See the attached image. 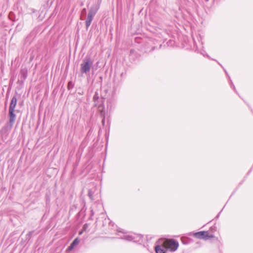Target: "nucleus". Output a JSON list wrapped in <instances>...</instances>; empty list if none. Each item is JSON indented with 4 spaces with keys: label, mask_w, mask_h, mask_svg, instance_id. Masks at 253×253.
I'll use <instances>...</instances> for the list:
<instances>
[{
    "label": "nucleus",
    "mask_w": 253,
    "mask_h": 253,
    "mask_svg": "<svg viewBox=\"0 0 253 253\" xmlns=\"http://www.w3.org/2000/svg\"><path fill=\"white\" fill-rule=\"evenodd\" d=\"M16 116L15 114V110H8V122L7 123L6 125L3 126L1 129V131L6 132L9 131L12 128L13 125L16 120Z\"/></svg>",
    "instance_id": "f03ea898"
},
{
    "label": "nucleus",
    "mask_w": 253,
    "mask_h": 253,
    "mask_svg": "<svg viewBox=\"0 0 253 253\" xmlns=\"http://www.w3.org/2000/svg\"><path fill=\"white\" fill-rule=\"evenodd\" d=\"M186 5L192 9H195L196 8L197 4L193 0H187Z\"/></svg>",
    "instance_id": "ddd939ff"
},
{
    "label": "nucleus",
    "mask_w": 253,
    "mask_h": 253,
    "mask_svg": "<svg viewBox=\"0 0 253 253\" xmlns=\"http://www.w3.org/2000/svg\"><path fill=\"white\" fill-rule=\"evenodd\" d=\"M79 242L80 241L78 238H75L68 247L67 250L68 251H71L73 250L75 247L79 244Z\"/></svg>",
    "instance_id": "1a4fd4ad"
},
{
    "label": "nucleus",
    "mask_w": 253,
    "mask_h": 253,
    "mask_svg": "<svg viewBox=\"0 0 253 253\" xmlns=\"http://www.w3.org/2000/svg\"><path fill=\"white\" fill-rule=\"evenodd\" d=\"M105 107L103 105H99L98 107V111L100 112V114L101 117H103V119L102 120V123L103 125H104L105 121V110H104Z\"/></svg>",
    "instance_id": "0eeeda50"
},
{
    "label": "nucleus",
    "mask_w": 253,
    "mask_h": 253,
    "mask_svg": "<svg viewBox=\"0 0 253 253\" xmlns=\"http://www.w3.org/2000/svg\"><path fill=\"white\" fill-rule=\"evenodd\" d=\"M183 243L184 244H186L185 242H183Z\"/></svg>",
    "instance_id": "4be33fe9"
},
{
    "label": "nucleus",
    "mask_w": 253,
    "mask_h": 253,
    "mask_svg": "<svg viewBox=\"0 0 253 253\" xmlns=\"http://www.w3.org/2000/svg\"><path fill=\"white\" fill-rule=\"evenodd\" d=\"M225 73H226V74L228 76H229L228 75L227 73L226 72V71L225 70ZM228 78H229V80H230V86H231V88H232L234 90H235V87L234 85L233 84V83H232V81L231 80V79H230V77H228Z\"/></svg>",
    "instance_id": "a211bd4d"
},
{
    "label": "nucleus",
    "mask_w": 253,
    "mask_h": 253,
    "mask_svg": "<svg viewBox=\"0 0 253 253\" xmlns=\"http://www.w3.org/2000/svg\"><path fill=\"white\" fill-rule=\"evenodd\" d=\"M206 56L208 57H209V56L208 55H206Z\"/></svg>",
    "instance_id": "5701e85b"
},
{
    "label": "nucleus",
    "mask_w": 253,
    "mask_h": 253,
    "mask_svg": "<svg viewBox=\"0 0 253 253\" xmlns=\"http://www.w3.org/2000/svg\"><path fill=\"white\" fill-rule=\"evenodd\" d=\"M189 235H193L195 238L199 239L207 240L214 237L212 234H209L208 231H202L195 233H190Z\"/></svg>",
    "instance_id": "20e7f679"
},
{
    "label": "nucleus",
    "mask_w": 253,
    "mask_h": 253,
    "mask_svg": "<svg viewBox=\"0 0 253 253\" xmlns=\"http://www.w3.org/2000/svg\"><path fill=\"white\" fill-rule=\"evenodd\" d=\"M120 238L128 241H133V239H135L133 238V235H124L121 237Z\"/></svg>",
    "instance_id": "4468645a"
},
{
    "label": "nucleus",
    "mask_w": 253,
    "mask_h": 253,
    "mask_svg": "<svg viewBox=\"0 0 253 253\" xmlns=\"http://www.w3.org/2000/svg\"><path fill=\"white\" fill-rule=\"evenodd\" d=\"M164 244L167 250L170 252L175 251L179 246L178 241L174 239L167 240L164 242Z\"/></svg>",
    "instance_id": "39448f33"
},
{
    "label": "nucleus",
    "mask_w": 253,
    "mask_h": 253,
    "mask_svg": "<svg viewBox=\"0 0 253 253\" xmlns=\"http://www.w3.org/2000/svg\"><path fill=\"white\" fill-rule=\"evenodd\" d=\"M209 0H206V1H208Z\"/></svg>",
    "instance_id": "b1692460"
},
{
    "label": "nucleus",
    "mask_w": 253,
    "mask_h": 253,
    "mask_svg": "<svg viewBox=\"0 0 253 253\" xmlns=\"http://www.w3.org/2000/svg\"><path fill=\"white\" fill-rule=\"evenodd\" d=\"M156 253H166L168 251L164 243L161 245H157L155 247Z\"/></svg>",
    "instance_id": "423d86ee"
},
{
    "label": "nucleus",
    "mask_w": 253,
    "mask_h": 253,
    "mask_svg": "<svg viewBox=\"0 0 253 253\" xmlns=\"http://www.w3.org/2000/svg\"><path fill=\"white\" fill-rule=\"evenodd\" d=\"M86 8H84L82 10V13L85 14L86 13Z\"/></svg>",
    "instance_id": "aec40b11"
},
{
    "label": "nucleus",
    "mask_w": 253,
    "mask_h": 253,
    "mask_svg": "<svg viewBox=\"0 0 253 253\" xmlns=\"http://www.w3.org/2000/svg\"><path fill=\"white\" fill-rule=\"evenodd\" d=\"M191 10V9L188 8V9L187 10L189 12V10Z\"/></svg>",
    "instance_id": "412c9836"
},
{
    "label": "nucleus",
    "mask_w": 253,
    "mask_h": 253,
    "mask_svg": "<svg viewBox=\"0 0 253 253\" xmlns=\"http://www.w3.org/2000/svg\"><path fill=\"white\" fill-rule=\"evenodd\" d=\"M34 232V231H32L29 232V233L28 234L27 236H28L29 237H31L33 235Z\"/></svg>",
    "instance_id": "6ab92c4d"
},
{
    "label": "nucleus",
    "mask_w": 253,
    "mask_h": 253,
    "mask_svg": "<svg viewBox=\"0 0 253 253\" xmlns=\"http://www.w3.org/2000/svg\"><path fill=\"white\" fill-rule=\"evenodd\" d=\"M93 61L91 57L88 56H85L80 65L81 73L82 74L88 75L93 66Z\"/></svg>",
    "instance_id": "f257e3e1"
},
{
    "label": "nucleus",
    "mask_w": 253,
    "mask_h": 253,
    "mask_svg": "<svg viewBox=\"0 0 253 253\" xmlns=\"http://www.w3.org/2000/svg\"><path fill=\"white\" fill-rule=\"evenodd\" d=\"M17 98L15 96H14L12 97L10 105L9 107V110H15V107L17 104Z\"/></svg>",
    "instance_id": "9b49d317"
},
{
    "label": "nucleus",
    "mask_w": 253,
    "mask_h": 253,
    "mask_svg": "<svg viewBox=\"0 0 253 253\" xmlns=\"http://www.w3.org/2000/svg\"><path fill=\"white\" fill-rule=\"evenodd\" d=\"M133 238H135V239H133V242L135 243H138L139 244H141V242H142V238L143 236L141 234H133Z\"/></svg>",
    "instance_id": "f8f14e48"
},
{
    "label": "nucleus",
    "mask_w": 253,
    "mask_h": 253,
    "mask_svg": "<svg viewBox=\"0 0 253 253\" xmlns=\"http://www.w3.org/2000/svg\"><path fill=\"white\" fill-rule=\"evenodd\" d=\"M93 100L94 102V106L95 107H97L98 108L99 105H100V104L103 105L102 104V103H100V102H99V95L97 91H96L95 92V93L93 95Z\"/></svg>",
    "instance_id": "6e6552de"
},
{
    "label": "nucleus",
    "mask_w": 253,
    "mask_h": 253,
    "mask_svg": "<svg viewBox=\"0 0 253 253\" xmlns=\"http://www.w3.org/2000/svg\"><path fill=\"white\" fill-rule=\"evenodd\" d=\"M8 18L12 21H15V15L13 12H10L8 14Z\"/></svg>",
    "instance_id": "dca6fc26"
},
{
    "label": "nucleus",
    "mask_w": 253,
    "mask_h": 253,
    "mask_svg": "<svg viewBox=\"0 0 253 253\" xmlns=\"http://www.w3.org/2000/svg\"><path fill=\"white\" fill-rule=\"evenodd\" d=\"M74 86V84H73L72 81H69L68 84V89L69 90L72 88Z\"/></svg>",
    "instance_id": "f3484780"
},
{
    "label": "nucleus",
    "mask_w": 253,
    "mask_h": 253,
    "mask_svg": "<svg viewBox=\"0 0 253 253\" xmlns=\"http://www.w3.org/2000/svg\"><path fill=\"white\" fill-rule=\"evenodd\" d=\"M88 196L91 201H94L97 198L96 197V195L94 194V192L91 189L88 190Z\"/></svg>",
    "instance_id": "2eb2a0df"
},
{
    "label": "nucleus",
    "mask_w": 253,
    "mask_h": 253,
    "mask_svg": "<svg viewBox=\"0 0 253 253\" xmlns=\"http://www.w3.org/2000/svg\"><path fill=\"white\" fill-rule=\"evenodd\" d=\"M27 75L28 70L27 68H23L20 70V76L21 80L25 81L27 77Z\"/></svg>",
    "instance_id": "9d476101"
},
{
    "label": "nucleus",
    "mask_w": 253,
    "mask_h": 253,
    "mask_svg": "<svg viewBox=\"0 0 253 253\" xmlns=\"http://www.w3.org/2000/svg\"><path fill=\"white\" fill-rule=\"evenodd\" d=\"M99 9V6L94 5L89 9L87 15V17L85 21V26L86 29L90 26L94 16L95 15Z\"/></svg>",
    "instance_id": "7ed1b4c3"
}]
</instances>
